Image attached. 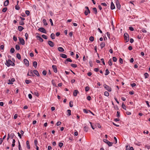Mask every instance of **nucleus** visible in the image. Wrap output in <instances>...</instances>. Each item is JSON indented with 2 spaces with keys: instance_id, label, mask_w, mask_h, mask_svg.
I'll return each mask as SVG.
<instances>
[{
  "instance_id": "obj_3",
  "label": "nucleus",
  "mask_w": 150,
  "mask_h": 150,
  "mask_svg": "<svg viewBox=\"0 0 150 150\" xmlns=\"http://www.w3.org/2000/svg\"><path fill=\"white\" fill-rule=\"evenodd\" d=\"M85 8L86 9V10L84 12V14L86 16H87L88 14L90 13V11L88 7L86 6L85 7Z\"/></svg>"
},
{
  "instance_id": "obj_2",
  "label": "nucleus",
  "mask_w": 150,
  "mask_h": 150,
  "mask_svg": "<svg viewBox=\"0 0 150 150\" xmlns=\"http://www.w3.org/2000/svg\"><path fill=\"white\" fill-rule=\"evenodd\" d=\"M124 37L125 40L126 42H128L129 41V35L127 33H125L124 34Z\"/></svg>"
},
{
  "instance_id": "obj_50",
  "label": "nucleus",
  "mask_w": 150,
  "mask_h": 150,
  "mask_svg": "<svg viewBox=\"0 0 150 150\" xmlns=\"http://www.w3.org/2000/svg\"><path fill=\"white\" fill-rule=\"evenodd\" d=\"M47 71L46 70H43L42 72V74L44 75L45 76L47 74Z\"/></svg>"
},
{
  "instance_id": "obj_32",
  "label": "nucleus",
  "mask_w": 150,
  "mask_h": 150,
  "mask_svg": "<svg viewBox=\"0 0 150 150\" xmlns=\"http://www.w3.org/2000/svg\"><path fill=\"white\" fill-rule=\"evenodd\" d=\"M144 75L145 79L147 78L149 76V75L147 73H145Z\"/></svg>"
},
{
  "instance_id": "obj_40",
  "label": "nucleus",
  "mask_w": 150,
  "mask_h": 150,
  "mask_svg": "<svg viewBox=\"0 0 150 150\" xmlns=\"http://www.w3.org/2000/svg\"><path fill=\"white\" fill-rule=\"evenodd\" d=\"M89 40L90 41L92 42L94 40V38L93 36H91L89 38Z\"/></svg>"
},
{
  "instance_id": "obj_64",
  "label": "nucleus",
  "mask_w": 150,
  "mask_h": 150,
  "mask_svg": "<svg viewBox=\"0 0 150 150\" xmlns=\"http://www.w3.org/2000/svg\"><path fill=\"white\" fill-rule=\"evenodd\" d=\"M4 45H1L0 47V49L1 50H3L4 49Z\"/></svg>"
},
{
  "instance_id": "obj_56",
  "label": "nucleus",
  "mask_w": 150,
  "mask_h": 150,
  "mask_svg": "<svg viewBox=\"0 0 150 150\" xmlns=\"http://www.w3.org/2000/svg\"><path fill=\"white\" fill-rule=\"evenodd\" d=\"M42 37L44 38V39H47V36L45 35H42Z\"/></svg>"
},
{
  "instance_id": "obj_27",
  "label": "nucleus",
  "mask_w": 150,
  "mask_h": 150,
  "mask_svg": "<svg viewBox=\"0 0 150 150\" xmlns=\"http://www.w3.org/2000/svg\"><path fill=\"white\" fill-rule=\"evenodd\" d=\"M109 73L110 72L108 69H107L105 71V76H107L109 74Z\"/></svg>"
},
{
  "instance_id": "obj_59",
  "label": "nucleus",
  "mask_w": 150,
  "mask_h": 150,
  "mask_svg": "<svg viewBox=\"0 0 150 150\" xmlns=\"http://www.w3.org/2000/svg\"><path fill=\"white\" fill-rule=\"evenodd\" d=\"M8 81V84H13V83L11 81L10 79H9Z\"/></svg>"
},
{
  "instance_id": "obj_20",
  "label": "nucleus",
  "mask_w": 150,
  "mask_h": 150,
  "mask_svg": "<svg viewBox=\"0 0 150 150\" xmlns=\"http://www.w3.org/2000/svg\"><path fill=\"white\" fill-rule=\"evenodd\" d=\"M105 43L104 42H102L100 44V45L101 49L103 48L105 46Z\"/></svg>"
},
{
  "instance_id": "obj_7",
  "label": "nucleus",
  "mask_w": 150,
  "mask_h": 150,
  "mask_svg": "<svg viewBox=\"0 0 150 150\" xmlns=\"http://www.w3.org/2000/svg\"><path fill=\"white\" fill-rule=\"evenodd\" d=\"M38 30L40 32L44 33H46V31L45 29L43 28H40L38 29Z\"/></svg>"
},
{
  "instance_id": "obj_38",
  "label": "nucleus",
  "mask_w": 150,
  "mask_h": 150,
  "mask_svg": "<svg viewBox=\"0 0 150 150\" xmlns=\"http://www.w3.org/2000/svg\"><path fill=\"white\" fill-rule=\"evenodd\" d=\"M67 112H68L67 115L69 116H70L71 115V110H68Z\"/></svg>"
},
{
  "instance_id": "obj_31",
  "label": "nucleus",
  "mask_w": 150,
  "mask_h": 150,
  "mask_svg": "<svg viewBox=\"0 0 150 150\" xmlns=\"http://www.w3.org/2000/svg\"><path fill=\"white\" fill-rule=\"evenodd\" d=\"M84 131L87 132L88 130V128L87 126H85L84 127Z\"/></svg>"
},
{
  "instance_id": "obj_48",
  "label": "nucleus",
  "mask_w": 150,
  "mask_h": 150,
  "mask_svg": "<svg viewBox=\"0 0 150 150\" xmlns=\"http://www.w3.org/2000/svg\"><path fill=\"white\" fill-rule=\"evenodd\" d=\"M104 95L107 96H109V93L107 91H105L104 92Z\"/></svg>"
},
{
  "instance_id": "obj_9",
  "label": "nucleus",
  "mask_w": 150,
  "mask_h": 150,
  "mask_svg": "<svg viewBox=\"0 0 150 150\" xmlns=\"http://www.w3.org/2000/svg\"><path fill=\"white\" fill-rule=\"evenodd\" d=\"M24 62L25 65H26L27 67H28L29 66V61L27 59H24Z\"/></svg>"
},
{
  "instance_id": "obj_19",
  "label": "nucleus",
  "mask_w": 150,
  "mask_h": 150,
  "mask_svg": "<svg viewBox=\"0 0 150 150\" xmlns=\"http://www.w3.org/2000/svg\"><path fill=\"white\" fill-rule=\"evenodd\" d=\"M31 92L33 94H34L37 97H38L39 95V94L37 91H35L33 93H32V92Z\"/></svg>"
},
{
  "instance_id": "obj_62",
  "label": "nucleus",
  "mask_w": 150,
  "mask_h": 150,
  "mask_svg": "<svg viewBox=\"0 0 150 150\" xmlns=\"http://www.w3.org/2000/svg\"><path fill=\"white\" fill-rule=\"evenodd\" d=\"M13 40L15 41H16L17 40V37L15 36H13Z\"/></svg>"
},
{
  "instance_id": "obj_41",
  "label": "nucleus",
  "mask_w": 150,
  "mask_h": 150,
  "mask_svg": "<svg viewBox=\"0 0 150 150\" xmlns=\"http://www.w3.org/2000/svg\"><path fill=\"white\" fill-rule=\"evenodd\" d=\"M24 23L23 21H21L19 23V24L20 25H24Z\"/></svg>"
},
{
  "instance_id": "obj_28",
  "label": "nucleus",
  "mask_w": 150,
  "mask_h": 150,
  "mask_svg": "<svg viewBox=\"0 0 150 150\" xmlns=\"http://www.w3.org/2000/svg\"><path fill=\"white\" fill-rule=\"evenodd\" d=\"M26 144L27 146V147L28 149H30L29 142L28 141H26Z\"/></svg>"
},
{
  "instance_id": "obj_12",
  "label": "nucleus",
  "mask_w": 150,
  "mask_h": 150,
  "mask_svg": "<svg viewBox=\"0 0 150 150\" xmlns=\"http://www.w3.org/2000/svg\"><path fill=\"white\" fill-rule=\"evenodd\" d=\"M115 8L114 4L112 2L110 5V8L111 10H113Z\"/></svg>"
},
{
  "instance_id": "obj_61",
  "label": "nucleus",
  "mask_w": 150,
  "mask_h": 150,
  "mask_svg": "<svg viewBox=\"0 0 150 150\" xmlns=\"http://www.w3.org/2000/svg\"><path fill=\"white\" fill-rule=\"evenodd\" d=\"M25 39H26V40H27L28 39V34L27 33H26L25 34Z\"/></svg>"
},
{
  "instance_id": "obj_24",
  "label": "nucleus",
  "mask_w": 150,
  "mask_h": 150,
  "mask_svg": "<svg viewBox=\"0 0 150 150\" xmlns=\"http://www.w3.org/2000/svg\"><path fill=\"white\" fill-rule=\"evenodd\" d=\"M93 11L95 14H96L98 13V11L97 8H93Z\"/></svg>"
},
{
  "instance_id": "obj_15",
  "label": "nucleus",
  "mask_w": 150,
  "mask_h": 150,
  "mask_svg": "<svg viewBox=\"0 0 150 150\" xmlns=\"http://www.w3.org/2000/svg\"><path fill=\"white\" fill-rule=\"evenodd\" d=\"M57 49L59 51L61 52H63L64 50V49L61 47H58Z\"/></svg>"
},
{
  "instance_id": "obj_37",
  "label": "nucleus",
  "mask_w": 150,
  "mask_h": 150,
  "mask_svg": "<svg viewBox=\"0 0 150 150\" xmlns=\"http://www.w3.org/2000/svg\"><path fill=\"white\" fill-rule=\"evenodd\" d=\"M89 111H90V110H87L86 109H83V110L84 112L86 113H88L89 112Z\"/></svg>"
},
{
  "instance_id": "obj_17",
  "label": "nucleus",
  "mask_w": 150,
  "mask_h": 150,
  "mask_svg": "<svg viewBox=\"0 0 150 150\" xmlns=\"http://www.w3.org/2000/svg\"><path fill=\"white\" fill-rule=\"evenodd\" d=\"M79 92L77 90H74L73 93L74 96H77V93H79Z\"/></svg>"
},
{
  "instance_id": "obj_16",
  "label": "nucleus",
  "mask_w": 150,
  "mask_h": 150,
  "mask_svg": "<svg viewBox=\"0 0 150 150\" xmlns=\"http://www.w3.org/2000/svg\"><path fill=\"white\" fill-rule=\"evenodd\" d=\"M37 38H38L40 41L41 42H42L43 41V39L40 36H37L36 37Z\"/></svg>"
},
{
  "instance_id": "obj_45",
  "label": "nucleus",
  "mask_w": 150,
  "mask_h": 150,
  "mask_svg": "<svg viewBox=\"0 0 150 150\" xmlns=\"http://www.w3.org/2000/svg\"><path fill=\"white\" fill-rule=\"evenodd\" d=\"M116 115H117V116L118 117H120V113L119 111H117Z\"/></svg>"
},
{
  "instance_id": "obj_39",
  "label": "nucleus",
  "mask_w": 150,
  "mask_h": 150,
  "mask_svg": "<svg viewBox=\"0 0 150 150\" xmlns=\"http://www.w3.org/2000/svg\"><path fill=\"white\" fill-rule=\"evenodd\" d=\"M25 13L27 15V16H28L30 15V12L28 10H26L25 11Z\"/></svg>"
},
{
  "instance_id": "obj_60",
  "label": "nucleus",
  "mask_w": 150,
  "mask_h": 150,
  "mask_svg": "<svg viewBox=\"0 0 150 150\" xmlns=\"http://www.w3.org/2000/svg\"><path fill=\"white\" fill-rule=\"evenodd\" d=\"M61 124V122H60V121H58L56 125L57 126H58L60 125Z\"/></svg>"
},
{
  "instance_id": "obj_26",
  "label": "nucleus",
  "mask_w": 150,
  "mask_h": 150,
  "mask_svg": "<svg viewBox=\"0 0 150 150\" xmlns=\"http://www.w3.org/2000/svg\"><path fill=\"white\" fill-rule=\"evenodd\" d=\"M29 71L30 76H34V75L33 74V72L32 70H30Z\"/></svg>"
},
{
  "instance_id": "obj_5",
  "label": "nucleus",
  "mask_w": 150,
  "mask_h": 150,
  "mask_svg": "<svg viewBox=\"0 0 150 150\" xmlns=\"http://www.w3.org/2000/svg\"><path fill=\"white\" fill-rule=\"evenodd\" d=\"M103 86L108 91L110 92L111 91L112 89L111 88L106 84H104Z\"/></svg>"
},
{
  "instance_id": "obj_30",
  "label": "nucleus",
  "mask_w": 150,
  "mask_h": 150,
  "mask_svg": "<svg viewBox=\"0 0 150 150\" xmlns=\"http://www.w3.org/2000/svg\"><path fill=\"white\" fill-rule=\"evenodd\" d=\"M108 63L110 66H111L112 65V61L111 59H110L108 62Z\"/></svg>"
},
{
  "instance_id": "obj_49",
  "label": "nucleus",
  "mask_w": 150,
  "mask_h": 150,
  "mask_svg": "<svg viewBox=\"0 0 150 150\" xmlns=\"http://www.w3.org/2000/svg\"><path fill=\"white\" fill-rule=\"evenodd\" d=\"M122 108L123 109H124V110H126V106H125V105L123 103H122Z\"/></svg>"
},
{
  "instance_id": "obj_13",
  "label": "nucleus",
  "mask_w": 150,
  "mask_h": 150,
  "mask_svg": "<svg viewBox=\"0 0 150 150\" xmlns=\"http://www.w3.org/2000/svg\"><path fill=\"white\" fill-rule=\"evenodd\" d=\"M68 62H72V60L70 58H67L65 61L64 63L65 64H67L68 63Z\"/></svg>"
},
{
  "instance_id": "obj_44",
  "label": "nucleus",
  "mask_w": 150,
  "mask_h": 150,
  "mask_svg": "<svg viewBox=\"0 0 150 150\" xmlns=\"http://www.w3.org/2000/svg\"><path fill=\"white\" fill-rule=\"evenodd\" d=\"M25 82L26 84H28L30 83L31 82V81L30 80H25Z\"/></svg>"
},
{
  "instance_id": "obj_42",
  "label": "nucleus",
  "mask_w": 150,
  "mask_h": 150,
  "mask_svg": "<svg viewBox=\"0 0 150 150\" xmlns=\"http://www.w3.org/2000/svg\"><path fill=\"white\" fill-rule=\"evenodd\" d=\"M14 136H15V135L14 133H11L10 134V138L11 139H13Z\"/></svg>"
},
{
  "instance_id": "obj_34",
  "label": "nucleus",
  "mask_w": 150,
  "mask_h": 150,
  "mask_svg": "<svg viewBox=\"0 0 150 150\" xmlns=\"http://www.w3.org/2000/svg\"><path fill=\"white\" fill-rule=\"evenodd\" d=\"M16 57L19 59H21V56L19 53H18L16 54Z\"/></svg>"
},
{
  "instance_id": "obj_54",
  "label": "nucleus",
  "mask_w": 150,
  "mask_h": 150,
  "mask_svg": "<svg viewBox=\"0 0 150 150\" xmlns=\"http://www.w3.org/2000/svg\"><path fill=\"white\" fill-rule=\"evenodd\" d=\"M131 86L133 88L136 86V85L135 83H133L132 84H131Z\"/></svg>"
},
{
  "instance_id": "obj_23",
  "label": "nucleus",
  "mask_w": 150,
  "mask_h": 150,
  "mask_svg": "<svg viewBox=\"0 0 150 150\" xmlns=\"http://www.w3.org/2000/svg\"><path fill=\"white\" fill-rule=\"evenodd\" d=\"M18 29L19 31H22L23 30V27L21 26H19L18 27Z\"/></svg>"
},
{
  "instance_id": "obj_53",
  "label": "nucleus",
  "mask_w": 150,
  "mask_h": 150,
  "mask_svg": "<svg viewBox=\"0 0 150 150\" xmlns=\"http://www.w3.org/2000/svg\"><path fill=\"white\" fill-rule=\"evenodd\" d=\"M7 8H3L2 9V11L3 12H5L6 11H7Z\"/></svg>"
},
{
  "instance_id": "obj_10",
  "label": "nucleus",
  "mask_w": 150,
  "mask_h": 150,
  "mask_svg": "<svg viewBox=\"0 0 150 150\" xmlns=\"http://www.w3.org/2000/svg\"><path fill=\"white\" fill-rule=\"evenodd\" d=\"M52 67L55 73H57V70L56 66L53 65L52 66Z\"/></svg>"
},
{
  "instance_id": "obj_51",
  "label": "nucleus",
  "mask_w": 150,
  "mask_h": 150,
  "mask_svg": "<svg viewBox=\"0 0 150 150\" xmlns=\"http://www.w3.org/2000/svg\"><path fill=\"white\" fill-rule=\"evenodd\" d=\"M113 61L114 62H116L117 61V59L116 57H112Z\"/></svg>"
},
{
  "instance_id": "obj_58",
  "label": "nucleus",
  "mask_w": 150,
  "mask_h": 150,
  "mask_svg": "<svg viewBox=\"0 0 150 150\" xmlns=\"http://www.w3.org/2000/svg\"><path fill=\"white\" fill-rule=\"evenodd\" d=\"M119 62H120L121 64H123V60H122V59L120 58L119 59Z\"/></svg>"
},
{
  "instance_id": "obj_33",
  "label": "nucleus",
  "mask_w": 150,
  "mask_h": 150,
  "mask_svg": "<svg viewBox=\"0 0 150 150\" xmlns=\"http://www.w3.org/2000/svg\"><path fill=\"white\" fill-rule=\"evenodd\" d=\"M15 52V49L13 48H11L10 52L11 53H13Z\"/></svg>"
},
{
  "instance_id": "obj_47",
  "label": "nucleus",
  "mask_w": 150,
  "mask_h": 150,
  "mask_svg": "<svg viewBox=\"0 0 150 150\" xmlns=\"http://www.w3.org/2000/svg\"><path fill=\"white\" fill-rule=\"evenodd\" d=\"M69 104L70 107H72L73 106V102L72 101H70L69 102Z\"/></svg>"
},
{
  "instance_id": "obj_52",
  "label": "nucleus",
  "mask_w": 150,
  "mask_h": 150,
  "mask_svg": "<svg viewBox=\"0 0 150 150\" xmlns=\"http://www.w3.org/2000/svg\"><path fill=\"white\" fill-rule=\"evenodd\" d=\"M63 145V143L62 142H60L59 144V146L60 148L62 147V146Z\"/></svg>"
},
{
  "instance_id": "obj_43",
  "label": "nucleus",
  "mask_w": 150,
  "mask_h": 150,
  "mask_svg": "<svg viewBox=\"0 0 150 150\" xmlns=\"http://www.w3.org/2000/svg\"><path fill=\"white\" fill-rule=\"evenodd\" d=\"M34 143L35 146H37V145L38 144V142L37 140L36 139L34 140Z\"/></svg>"
},
{
  "instance_id": "obj_57",
  "label": "nucleus",
  "mask_w": 150,
  "mask_h": 150,
  "mask_svg": "<svg viewBox=\"0 0 150 150\" xmlns=\"http://www.w3.org/2000/svg\"><path fill=\"white\" fill-rule=\"evenodd\" d=\"M142 31L144 33H146L147 32L146 30L144 28L142 29Z\"/></svg>"
},
{
  "instance_id": "obj_14",
  "label": "nucleus",
  "mask_w": 150,
  "mask_h": 150,
  "mask_svg": "<svg viewBox=\"0 0 150 150\" xmlns=\"http://www.w3.org/2000/svg\"><path fill=\"white\" fill-rule=\"evenodd\" d=\"M33 73L35 74L37 76H40L37 70H34L33 71Z\"/></svg>"
},
{
  "instance_id": "obj_29",
  "label": "nucleus",
  "mask_w": 150,
  "mask_h": 150,
  "mask_svg": "<svg viewBox=\"0 0 150 150\" xmlns=\"http://www.w3.org/2000/svg\"><path fill=\"white\" fill-rule=\"evenodd\" d=\"M51 38L52 39H54L55 38V35L53 33H52L50 35Z\"/></svg>"
},
{
  "instance_id": "obj_4",
  "label": "nucleus",
  "mask_w": 150,
  "mask_h": 150,
  "mask_svg": "<svg viewBox=\"0 0 150 150\" xmlns=\"http://www.w3.org/2000/svg\"><path fill=\"white\" fill-rule=\"evenodd\" d=\"M103 141L104 142L107 144L109 146H110L112 145V143L111 142H110L107 139H104L103 140Z\"/></svg>"
},
{
  "instance_id": "obj_11",
  "label": "nucleus",
  "mask_w": 150,
  "mask_h": 150,
  "mask_svg": "<svg viewBox=\"0 0 150 150\" xmlns=\"http://www.w3.org/2000/svg\"><path fill=\"white\" fill-rule=\"evenodd\" d=\"M48 44L50 47H53L54 46V44L52 41H49Z\"/></svg>"
},
{
  "instance_id": "obj_1",
  "label": "nucleus",
  "mask_w": 150,
  "mask_h": 150,
  "mask_svg": "<svg viewBox=\"0 0 150 150\" xmlns=\"http://www.w3.org/2000/svg\"><path fill=\"white\" fill-rule=\"evenodd\" d=\"M5 64L8 67H9L10 66H14L15 65V64L10 59L6 60V63Z\"/></svg>"
},
{
  "instance_id": "obj_35",
  "label": "nucleus",
  "mask_w": 150,
  "mask_h": 150,
  "mask_svg": "<svg viewBox=\"0 0 150 150\" xmlns=\"http://www.w3.org/2000/svg\"><path fill=\"white\" fill-rule=\"evenodd\" d=\"M71 66L73 68H75L77 67L76 64H71Z\"/></svg>"
},
{
  "instance_id": "obj_21",
  "label": "nucleus",
  "mask_w": 150,
  "mask_h": 150,
  "mask_svg": "<svg viewBox=\"0 0 150 150\" xmlns=\"http://www.w3.org/2000/svg\"><path fill=\"white\" fill-rule=\"evenodd\" d=\"M33 67L36 68L37 66V62L36 61H34L33 62Z\"/></svg>"
},
{
  "instance_id": "obj_36",
  "label": "nucleus",
  "mask_w": 150,
  "mask_h": 150,
  "mask_svg": "<svg viewBox=\"0 0 150 150\" xmlns=\"http://www.w3.org/2000/svg\"><path fill=\"white\" fill-rule=\"evenodd\" d=\"M20 46L18 45H16V49L17 50H20Z\"/></svg>"
},
{
  "instance_id": "obj_18",
  "label": "nucleus",
  "mask_w": 150,
  "mask_h": 150,
  "mask_svg": "<svg viewBox=\"0 0 150 150\" xmlns=\"http://www.w3.org/2000/svg\"><path fill=\"white\" fill-rule=\"evenodd\" d=\"M60 56L63 58H67V55L64 54H60Z\"/></svg>"
},
{
  "instance_id": "obj_63",
  "label": "nucleus",
  "mask_w": 150,
  "mask_h": 150,
  "mask_svg": "<svg viewBox=\"0 0 150 150\" xmlns=\"http://www.w3.org/2000/svg\"><path fill=\"white\" fill-rule=\"evenodd\" d=\"M28 97L30 99H31L32 98V95L30 94H29L28 95Z\"/></svg>"
},
{
  "instance_id": "obj_55",
  "label": "nucleus",
  "mask_w": 150,
  "mask_h": 150,
  "mask_svg": "<svg viewBox=\"0 0 150 150\" xmlns=\"http://www.w3.org/2000/svg\"><path fill=\"white\" fill-rule=\"evenodd\" d=\"M20 8V7L18 6V5H17L15 6V9L17 10H19Z\"/></svg>"
},
{
  "instance_id": "obj_22",
  "label": "nucleus",
  "mask_w": 150,
  "mask_h": 150,
  "mask_svg": "<svg viewBox=\"0 0 150 150\" xmlns=\"http://www.w3.org/2000/svg\"><path fill=\"white\" fill-rule=\"evenodd\" d=\"M9 3V1L8 0H6L4 2V6H7Z\"/></svg>"
},
{
  "instance_id": "obj_8",
  "label": "nucleus",
  "mask_w": 150,
  "mask_h": 150,
  "mask_svg": "<svg viewBox=\"0 0 150 150\" xmlns=\"http://www.w3.org/2000/svg\"><path fill=\"white\" fill-rule=\"evenodd\" d=\"M116 4L117 8L118 9H120L121 8V5L118 1H117L116 3Z\"/></svg>"
},
{
  "instance_id": "obj_6",
  "label": "nucleus",
  "mask_w": 150,
  "mask_h": 150,
  "mask_svg": "<svg viewBox=\"0 0 150 150\" xmlns=\"http://www.w3.org/2000/svg\"><path fill=\"white\" fill-rule=\"evenodd\" d=\"M18 38L20 42L21 43V44L23 45H25V41L24 40L23 38H21L19 37Z\"/></svg>"
},
{
  "instance_id": "obj_25",
  "label": "nucleus",
  "mask_w": 150,
  "mask_h": 150,
  "mask_svg": "<svg viewBox=\"0 0 150 150\" xmlns=\"http://www.w3.org/2000/svg\"><path fill=\"white\" fill-rule=\"evenodd\" d=\"M42 22L44 23V24L45 25H47V23L46 22V19H44L42 20Z\"/></svg>"
},
{
  "instance_id": "obj_46",
  "label": "nucleus",
  "mask_w": 150,
  "mask_h": 150,
  "mask_svg": "<svg viewBox=\"0 0 150 150\" xmlns=\"http://www.w3.org/2000/svg\"><path fill=\"white\" fill-rule=\"evenodd\" d=\"M89 89H90V88H89V87L88 86H86L85 88V91L86 92H87V91H88L89 90Z\"/></svg>"
}]
</instances>
